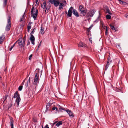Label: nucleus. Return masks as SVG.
Masks as SVG:
<instances>
[{"mask_svg": "<svg viewBox=\"0 0 128 128\" xmlns=\"http://www.w3.org/2000/svg\"><path fill=\"white\" fill-rule=\"evenodd\" d=\"M55 109H56V111H58V107H55Z\"/></svg>", "mask_w": 128, "mask_h": 128, "instance_id": "nucleus-53", "label": "nucleus"}, {"mask_svg": "<svg viewBox=\"0 0 128 128\" xmlns=\"http://www.w3.org/2000/svg\"><path fill=\"white\" fill-rule=\"evenodd\" d=\"M45 8L46 10H45V12L46 13H47L49 10V8L46 7Z\"/></svg>", "mask_w": 128, "mask_h": 128, "instance_id": "nucleus-37", "label": "nucleus"}, {"mask_svg": "<svg viewBox=\"0 0 128 128\" xmlns=\"http://www.w3.org/2000/svg\"><path fill=\"white\" fill-rule=\"evenodd\" d=\"M78 46L79 47H82L83 48H87V45L82 42H80L78 44Z\"/></svg>", "mask_w": 128, "mask_h": 128, "instance_id": "nucleus-8", "label": "nucleus"}, {"mask_svg": "<svg viewBox=\"0 0 128 128\" xmlns=\"http://www.w3.org/2000/svg\"><path fill=\"white\" fill-rule=\"evenodd\" d=\"M30 40L31 41L32 44L34 45V41L35 40V38L34 36L32 34H30Z\"/></svg>", "mask_w": 128, "mask_h": 128, "instance_id": "nucleus-9", "label": "nucleus"}, {"mask_svg": "<svg viewBox=\"0 0 128 128\" xmlns=\"http://www.w3.org/2000/svg\"><path fill=\"white\" fill-rule=\"evenodd\" d=\"M116 91L118 92H121L122 91L120 89H118V88H116Z\"/></svg>", "mask_w": 128, "mask_h": 128, "instance_id": "nucleus-36", "label": "nucleus"}, {"mask_svg": "<svg viewBox=\"0 0 128 128\" xmlns=\"http://www.w3.org/2000/svg\"><path fill=\"white\" fill-rule=\"evenodd\" d=\"M24 19V18H21L20 20V22H21L23 21Z\"/></svg>", "mask_w": 128, "mask_h": 128, "instance_id": "nucleus-42", "label": "nucleus"}, {"mask_svg": "<svg viewBox=\"0 0 128 128\" xmlns=\"http://www.w3.org/2000/svg\"><path fill=\"white\" fill-rule=\"evenodd\" d=\"M44 2L43 3V5H46V1H44Z\"/></svg>", "mask_w": 128, "mask_h": 128, "instance_id": "nucleus-46", "label": "nucleus"}, {"mask_svg": "<svg viewBox=\"0 0 128 128\" xmlns=\"http://www.w3.org/2000/svg\"><path fill=\"white\" fill-rule=\"evenodd\" d=\"M106 17L107 19L108 20L110 19L111 18V16L109 14H107L106 16Z\"/></svg>", "mask_w": 128, "mask_h": 128, "instance_id": "nucleus-30", "label": "nucleus"}, {"mask_svg": "<svg viewBox=\"0 0 128 128\" xmlns=\"http://www.w3.org/2000/svg\"><path fill=\"white\" fill-rule=\"evenodd\" d=\"M105 9L106 10V13H108L110 15H112V14L111 12H110V11L108 6H106L105 8Z\"/></svg>", "mask_w": 128, "mask_h": 128, "instance_id": "nucleus-15", "label": "nucleus"}, {"mask_svg": "<svg viewBox=\"0 0 128 128\" xmlns=\"http://www.w3.org/2000/svg\"><path fill=\"white\" fill-rule=\"evenodd\" d=\"M10 126L11 128H14V121L13 120V118L12 117H11L10 118Z\"/></svg>", "mask_w": 128, "mask_h": 128, "instance_id": "nucleus-10", "label": "nucleus"}, {"mask_svg": "<svg viewBox=\"0 0 128 128\" xmlns=\"http://www.w3.org/2000/svg\"><path fill=\"white\" fill-rule=\"evenodd\" d=\"M67 112L68 114L70 116H73V114L70 110H69L68 109L65 110Z\"/></svg>", "mask_w": 128, "mask_h": 128, "instance_id": "nucleus-12", "label": "nucleus"}, {"mask_svg": "<svg viewBox=\"0 0 128 128\" xmlns=\"http://www.w3.org/2000/svg\"><path fill=\"white\" fill-rule=\"evenodd\" d=\"M114 104L117 107H120V102H118L116 101H115L114 102Z\"/></svg>", "mask_w": 128, "mask_h": 128, "instance_id": "nucleus-19", "label": "nucleus"}, {"mask_svg": "<svg viewBox=\"0 0 128 128\" xmlns=\"http://www.w3.org/2000/svg\"><path fill=\"white\" fill-rule=\"evenodd\" d=\"M39 75L37 73H36L34 81L33 84H34L37 85L38 83L39 80Z\"/></svg>", "mask_w": 128, "mask_h": 128, "instance_id": "nucleus-4", "label": "nucleus"}, {"mask_svg": "<svg viewBox=\"0 0 128 128\" xmlns=\"http://www.w3.org/2000/svg\"><path fill=\"white\" fill-rule=\"evenodd\" d=\"M55 107L54 106L52 108V109L53 110H54L55 109Z\"/></svg>", "mask_w": 128, "mask_h": 128, "instance_id": "nucleus-51", "label": "nucleus"}, {"mask_svg": "<svg viewBox=\"0 0 128 128\" xmlns=\"http://www.w3.org/2000/svg\"><path fill=\"white\" fill-rule=\"evenodd\" d=\"M25 14V12H24V15L22 16V18H24L25 17V16H24V15Z\"/></svg>", "mask_w": 128, "mask_h": 128, "instance_id": "nucleus-54", "label": "nucleus"}, {"mask_svg": "<svg viewBox=\"0 0 128 128\" xmlns=\"http://www.w3.org/2000/svg\"><path fill=\"white\" fill-rule=\"evenodd\" d=\"M114 66H112V70H113V67H114Z\"/></svg>", "mask_w": 128, "mask_h": 128, "instance_id": "nucleus-64", "label": "nucleus"}, {"mask_svg": "<svg viewBox=\"0 0 128 128\" xmlns=\"http://www.w3.org/2000/svg\"><path fill=\"white\" fill-rule=\"evenodd\" d=\"M30 78H29L28 80L27 81L26 83V87H28V84L30 83Z\"/></svg>", "mask_w": 128, "mask_h": 128, "instance_id": "nucleus-31", "label": "nucleus"}, {"mask_svg": "<svg viewBox=\"0 0 128 128\" xmlns=\"http://www.w3.org/2000/svg\"><path fill=\"white\" fill-rule=\"evenodd\" d=\"M13 48L11 46L10 48L9 49V50L10 51L12 50V49Z\"/></svg>", "mask_w": 128, "mask_h": 128, "instance_id": "nucleus-50", "label": "nucleus"}, {"mask_svg": "<svg viewBox=\"0 0 128 128\" xmlns=\"http://www.w3.org/2000/svg\"><path fill=\"white\" fill-rule=\"evenodd\" d=\"M40 44H39V45L38 46V48H39V47H40Z\"/></svg>", "mask_w": 128, "mask_h": 128, "instance_id": "nucleus-61", "label": "nucleus"}, {"mask_svg": "<svg viewBox=\"0 0 128 128\" xmlns=\"http://www.w3.org/2000/svg\"><path fill=\"white\" fill-rule=\"evenodd\" d=\"M36 30V29L35 28H34L33 29L32 31L30 33V34H34L35 32V30Z\"/></svg>", "mask_w": 128, "mask_h": 128, "instance_id": "nucleus-34", "label": "nucleus"}, {"mask_svg": "<svg viewBox=\"0 0 128 128\" xmlns=\"http://www.w3.org/2000/svg\"><path fill=\"white\" fill-rule=\"evenodd\" d=\"M17 42V41H16L12 46L13 48H14V46H15V44H16V42Z\"/></svg>", "mask_w": 128, "mask_h": 128, "instance_id": "nucleus-48", "label": "nucleus"}, {"mask_svg": "<svg viewBox=\"0 0 128 128\" xmlns=\"http://www.w3.org/2000/svg\"><path fill=\"white\" fill-rule=\"evenodd\" d=\"M44 128H49L48 125L46 124V126L44 127Z\"/></svg>", "mask_w": 128, "mask_h": 128, "instance_id": "nucleus-47", "label": "nucleus"}, {"mask_svg": "<svg viewBox=\"0 0 128 128\" xmlns=\"http://www.w3.org/2000/svg\"><path fill=\"white\" fill-rule=\"evenodd\" d=\"M26 41V37L25 36L23 38V42H22V45H23L24 44H25Z\"/></svg>", "mask_w": 128, "mask_h": 128, "instance_id": "nucleus-32", "label": "nucleus"}, {"mask_svg": "<svg viewBox=\"0 0 128 128\" xmlns=\"http://www.w3.org/2000/svg\"><path fill=\"white\" fill-rule=\"evenodd\" d=\"M48 1L51 4H54L55 7L58 6L60 4L58 0H48Z\"/></svg>", "mask_w": 128, "mask_h": 128, "instance_id": "nucleus-3", "label": "nucleus"}, {"mask_svg": "<svg viewBox=\"0 0 128 128\" xmlns=\"http://www.w3.org/2000/svg\"><path fill=\"white\" fill-rule=\"evenodd\" d=\"M17 42V41H16L12 46L13 48H14V46H15V44H16V42Z\"/></svg>", "mask_w": 128, "mask_h": 128, "instance_id": "nucleus-49", "label": "nucleus"}, {"mask_svg": "<svg viewBox=\"0 0 128 128\" xmlns=\"http://www.w3.org/2000/svg\"><path fill=\"white\" fill-rule=\"evenodd\" d=\"M25 80H24V81H23L22 82V83L21 84V85H23L24 84V82H25Z\"/></svg>", "mask_w": 128, "mask_h": 128, "instance_id": "nucleus-44", "label": "nucleus"}, {"mask_svg": "<svg viewBox=\"0 0 128 128\" xmlns=\"http://www.w3.org/2000/svg\"><path fill=\"white\" fill-rule=\"evenodd\" d=\"M116 47L118 48H120V45H117L116 46Z\"/></svg>", "mask_w": 128, "mask_h": 128, "instance_id": "nucleus-45", "label": "nucleus"}, {"mask_svg": "<svg viewBox=\"0 0 128 128\" xmlns=\"http://www.w3.org/2000/svg\"><path fill=\"white\" fill-rule=\"evenodd\" d=\"M56 28H56V27H55V28H54V30H55H55H56Z\"/></svg>", "mask_w": 128, "mask_h": 128, "instance_id": "nucleus-59", "label": "nucleus"}, {"mask_svg": "<svg viewBox=\"0 0 128 128\" xmlns=\"http://www.w3.org/2000/svg\"><path fill=\"white\" fill-rule=\"evenodd\" d=\"M65 13L67 15V14L68 13V12H67L66 11L65 12Z\"/></svg>", "mask_w": 128, "mask_h": 128, "instance_id": "nucleus-62", "label": "nucleus"}, {"mask_svg": "<svg viewBox=\"0 0 128 128\" xmlns=\"http://www.w3.org/2000/svg\"><path fill=\"white\" fill-rule=\"evenodd\" d=\"M60 5H59V9L60 10L61 9H62L63 8V6L64 4L62 2H61L60 4Z\"/></svg>", "mask_w": 128, "mask_h": 128, "instance_id": "nucleus-23", "label": "nucleus"}, {"mask_svg": "<svg viewBox=\"0 0 128 128\" xmlns=\"http://www.w3.org/2000/svg\"><path fill=\"white\" fill-rule=\"evenodd\" d=\"M32 23V22H30L29 23L27 26V31L28 32H30V29L31 28V24Z\"/></svg>", "mask_w": 128, "mask_h": 128, "instance_id": "nucleus-16", "label": "nucleus"}, {"mask_svg": "<svg viewBox=\"0 0 128 128\" xmlns=\"http://www.w3.org/2000/svg\"><path fill=\"white\" fill-rule=\"evenodd\" d=\"M5 38L4 36V34H2L0 37V44L3 42Z\"/></svg>", "mask_w": 128, "mask_h": 128, "instance_id": "nucleus-14", "label": "nucleus"}, {"mask_svg": "<svg viewBox=\"0 0 128 128\" xmlns=\"http://www.w3.org/2000/svg\"><path fill=\"white\" fill-rule=\"evenodd\" d=\"M72 9H73V7L72 6L70 7V8L69 9H70V10H72Z\"/></svg>", "mask_w": 128, "mask_h": 128, "instance_id": "nucleus-55", "label": "nucleus"}, {"mask_svg": "<svg viewBox=\"0 0 128 128\" xmlns=\"http://www.w3.org/2000/svg\"><path fill=\"white\" fill-rule=\"evenodd\" d=\"M115 61L116 62H118V63L119 64V60L118 59L116 58V59L115 60Z\"/></svg>", "mask_w": 128, "mask_h": 128, "instance_id": "nucleus-38", "label": "nucleus"}, {"mask_svg": "<svg viewBox=\"0 0 128 128\" xmlns=\"http://www.w3.org/2000/svg\"><path fill=\"white\" fill-rule=\"evenodd\" d=\"M57 106L58 107V108L60 110H65V108H64L61 107L60 105L58 104L57 105Z\"/></svg>", "mask_w": 128, "mask_h": 128, "instance_id": "nucleus-27", "label": "nucleus"}, {"mask_svg": "<svg viewBox=\"0 0 128 128\" xmlns=\"http://www.w3.org/2000/svg\"><path fill=\"white\" fill-rule=\"evenodd\" d=\"M48 105H49V106H50L51 105V104L50 102H48Z\"/></svg>", "mask_w": 128, "mask_h": 128, "instance_id": "nucleus-57", "label": "nucleus"}, {"mask_svg": "<svg viewBox=\"0 0 128 128\" xmlns=\"http://www.w3.org/2000/svg\"><path fill=\"white\" fill-rule=\"evenodd\" d=\"M95 13L94 10V9H91L88 11V12H87V14L86 15V16L87 17H92Z\"/></svg>", "mask_w": 128, "mask_h": 128, "instance_id": "nucleus-5", "label": "nucleus"}, {"mask_svg": "<svg viewBox=\"0 0 128 128\" xmlns=\"http://www.w3.org/2000/svg\"><path fill=\"white\" fill-rule=\"evenodd\" d=\"M22 86L21 85L18 88V90L20 91H21L22 89Z\"/></svg>", "mask_w": 128, "mask_h": 128, "instance_id": "nucleus-33", "label": "nucleus"}, {"mask_svg": "<svg viewBox=\"0 0 128 128\" xmlns=\"http://www.w3.org/2000/svg\"><path fill=\"white\" fill-rule=\"evenodd\" d=\"M73 14H74L76 17H78L79 15L78 12L77 11L74 9H73L72 11Z\"/></svg>", "mask_w": 128, "mask_h": 128, "instance_id": "nucleus-13", "label": "nucleus"}, {"mask_svg": "<svg viewBox=\"0 0 128 128\" xmlns=\"http://www.w3.org/2000/svg\"><path fill=\"white\" fill-rule=\"evenodd\" d=\"M58 121H56L54 122V123L56 124V123H57Z\"/></svg>", "mask_w": 128, "mask_h": 128, "instance_id": "nucleus-60", "label": "nucleus"}, {"mask_svg": "<svg viewBox=\"0 0 128 128\" xmlns=\"http://www.w3.org/2000/svg\"><path fill=\"white\" fill-rule=\"evenodd\" d=\"M104 28L106 30L105 32V35H107L108 34V28L106 26H104Z\"/></svg>", "mask_w": 128, "mask_h": 128, "instance_id": "nucleus-28", "label": "nucleus"}, {"mask_svg": "<svg viewBox=\"0 0 128 128\" xmlns=\"http://www.w3.org/2000/svg\"><path fill=\"white\" fill-rule=\"evenodd\" d=\"M32 54H31L29 57V60H30L31 59V58H32Z\"/></svg>", "mask_w": 128, "mask_h": 128, "instance_id": "nucleus-40", "label": "nucleus"}, {"mask_svg": "<svg viewBox=\"0 0 128 128\" xmlns=\"http://www.w3.org/2000/svg\"><path fill=\"white\" fill-rule=\"evenodd\" d=\"M41 6L42 8L44 9L46 7V5H43L42 4H41Z\"/></svg>", "mask_w": 128, "mask_h": 128, "instance_id": "nucleus-35", "label": "nucleus"}, {"mask_svg": "<svg viewBox=\"0 0 128 128\" xmlns=\"http://www.w3.org/2000/svg\"><path fill=\"white\" fill-rule=\"evenodd\" d=\"M63 123L62 121V120L59 121L56 124V126L58 127L60 125H61Z\"/></svg>", "mask_w": 128, "mask_h": 128, "instance_id": "nucleus-20", "label": "nucleus"}, {"mask_svg": "<svg viewBox=\"0 0 128 128\" xmlns=\"http://www.w3.org/2000/svg\"><path fill=\"white\" fill-rule=\"evenodd\" d=\"M22 38H20L19 40H18L17 41L18 42V44L20 46H21L22 45L23 46L22 44Z\"/></svg>", "mask_w": 128, "mask_h": 128, "instance_id": "nucleus-21", "label": "nucleus"}, {"mask_svg": "<svg viewBox=\"0 0 128 128\" xmlns=\"http://www.w3.org/2000/svg\"><path fill=\"white\" fill-rule=\"evenodd\" d=\"M110 27L113 31L115 32L116 31V28H115L114 26L110 25Z\"/></svg>", "mask_w": 128, "mask_h": 128, "instance_id": "nucleus-22", "label": "nucleus"}, {"mask_svg": "<svg viewBox=\"0 0 128 128\" xmlns=\"http://www.w3.org/2000/svg\"><path fill=\"white\" fill-rule=\"evenodd\" d=\"M45 26V24H42L40 26V34H43L45 32L44 30V27Z\"/></svg>", "mask_w": 128, "mask_h": 128, "instance_id": "nucleus-7", "label": "nucleus"}, {"mask_svg": "<svg viewBox=\"0 0 128 128\" xmlns=\"http://www.w3.org/2000/svg\"><path fill=\"white\" fill-rule=\"evenodd\" d=\"M2 80V77L1 76H0V82Z\"/></svg>", "mask_w": 128, "mask_h": 128, "instance_id": "nucleus-58", "label": "nucleus"}, {"mask_svg": "<svg viewBox=\"0 0 128 128\" xmlns=\"http://www.w3.org/2000/svg\"><path fill=\"white\" fill-rule=\"evenodd\" d=\"M8 24L6 26V30L7 31H9L10 29L11 25V22L10 21V16H8Z\"/></svg>", "mask_w": 128, "mask_h": 128, "instance_id": "nucleus-2", "label": "nucleus"}, {"mask_svg": "<svg viewBox=\"0 0 128 128\" xmlns=\"http://www.w3.org/2000/svg\"><path fill=\"white\" fill-rule=\"evenodd\" d=\"M8 97V95H5L4 97V101H5L7 99V97Z\"/></svg>", "mask_w": 128, "mask_h": 128, "instance_id": "nucleus-41", "label": "nucleus"}, {"mask_svg": "<svg viewBox=\"0 0 128 128\" xmlns=\"http://www.w3.org/2000/svg\"><path fill=\"white\" fill-rule=\"evenodd\" d=\"M125 16L126 17H128V14H126L125 15Z\"/></svg>", "mask_w": 128, "mask_h": 128, "instance_id": "nucleus-56", "label": "nucleus"}, {"mask_svg": "<svg viewBox=\"0 0 128 128\" xmlns=\"http://www.w3.org/2000/svg\"><path fill=\"white\" fill-rule=\"evenodd\" d=\"M40 1V0H36V4H37L38 5L39 4Z\"/></svg>", "mask_w": 128, "mask_h": 128, "instance_id": "nucleus-39", "label": "nucleus"}, {"mask_svg": "<svg viewBox=\"0 0 128 128\" xmlns=\"http://www.w3.org/2000/svg\"><path fill=\"white\" fill-rule=\"evenodd\" d=\"M30 42H28L27 45V46L29 45H30Z\"/></svg>", "mask_w": 128, "mask_h": 128, "instance_id": "nucleus-52", "label": "nucleus"}, {"mask_svg": "<svg viewBox=\"0 0 128 128\" xmlns=\"http://www.w3.org/2000/svg\"><path fill=\"white\" fill-rule=\"evenodd\" d=\"M31 14L32 16L34 19L36 18L37 13L38 12V10L36 8H34V7L32 6L31 10Z\"/></svg>", "mask_w": 128, "mask_h": 128, "instance_id": "nucleus-1", "label": "nucleus"}, {"mask_svg": "<svg viewBox=\"0 0 128 128\" xmlns=\"http://www.w3.org/2000/svg\"><path fill=\"white\" fill-rule=\"evenodd\" d=\"M93 26V25L92 24L88 28V29L87 30V34L88 35H89V32H90V29L92 28Z\"/></svg>", "mask_w": 128, "mask_h": 128, "instance_id": "nucleus-25", "label": "nucleus"}, {"mask_svg": "<svg viewBox=\"0 0 128 128\" xmlns=\"http://www.w3.org/2000/svg\"><path fill=\"white\" fill-rule=\"evenodd\" d=\"M72 10H70V9H69L68 10V13L67 14V16H68L67 17H71L72 16Z\"/></svg>", "mask_w": 128, "mask_h": 128, "instance_id": "nucleus-17", "label": "nucleus"}, {"mask_svg": "<svg viewBox=\"0 0 128 128\" xmlns=\"http://www.w3.org/2000/svg\"><path fill=\"white\" fill-rule=\"evenodd\" d=\"M21 100V99L20 97V94H19L18 96L16 98L15 102L17 104V105L18 107L19 104V103Z\"/></svg>", "mask_w": 128, "mask_h": 128, "instance_id": "nucleus-6", "label": "nucleus"}, {"mask_svg": "<svg viewBox=\"0 0 128 128\" xmlns=\"http://www.w3.org/2000/svg\"><path fill=\"white\" fill-rule=\"evenodd\" d=\"M88 10L87 9L84 10H82V11L80 12V13H82L83 15L85 16H86V15H87V14Z\"/></svg>", "mask_w": 128, "mask_h": 128, "instance_id": "nucleus-11", "label": "nucleus"}, {"mask_svg": "<svg viewBox=\"0 0 128 128\" xmlns=\"http://www.w3.org/2000/svg\"><path fill=\"white\" fill-rule=\"evenodd\" d=\"M111 62L110 60V59H109V58L108 59V61L107 62V63L106 65L105 66V68H106V70L108 68L109 65V64H110H110H109L110 62Z\"/></svg>", "mask_w": 128, "mask_h": 128, "instance_id": "nucleus-18", "label": "nucleus"}, {"mask_svg": "<svg viewBox=\"0 0 128 128\" xmlns=\"http://www.w3.org/2000/svg\"><path fill=\"white\" fill-rule=\"evenodd\" d=\"M79 10H80V12H82V10H84V8L82 5H80L79 7Z\"/></svg>", "mask_w": 128, "mask_h": 128, "instance_id": "nucleus-24", "label": "nucleus"}, {"mask_svg": "<svg viewBox=\"0 0 128 128\" xmlns=\"http://www.w3.org/2000/svg\"><path fill=\"white\" fill-rule=\"evenodd\" d=\"M12 106V104H10V105L8 107V109H9V108H10Z\"/></svg>", "mask_w": 128, "mask_h": 128, "instance_id": "nucleus-43", "label": "nucleus"}, {"mask_svg": "<svg viewBox=\"0 0 128 128\" xmlns=\"http://www.w3.org/2000/svg\"><path fill=\"white\" fill-rule=\"evenodd\" d=\"M8 0H4L3 6L5 7L7 4V1Z\"/></svg>", "mask_w": 128, "mask_h": 128, "instance_id": "nucleus-29", "label": "nucleus"}, {"mask_svg": "<svg viewBox=\"0 0 128 128\" xmlns=\"http://www.w3.org/2000/svg\"><path fill=\"white\" fill-rule=\"evenodd\" d=\"M19 94H18V92L16 91L14 93L13 98H16L18 96Z\"/></svg>", "mask_w": 128, "mask_h": 128, "instance_id": "nucleus-26", "label": "nucleus"}, {"mask_svg": "<svg viewBox=\"0 0 128 128\" xmlns=\"http://www.w3.org/2000/svg\"><path fill=\"white\" fill-rule=\"evenodd\" d=\"M44 81V80H43V82H42V84H43V83Z\"/></svg>", "mask_w": 128, "mask_h": 128, "instance_id": "nucleus-63", "label": "nucleus"}]
</instances>
